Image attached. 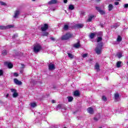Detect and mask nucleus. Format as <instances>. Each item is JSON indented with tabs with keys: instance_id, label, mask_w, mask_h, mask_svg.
I'll use <instances>...</instances> for the list:
<instances>
[{
	"instance_id": "f257e3e1",
	"label": "nucleus",
	"mask_w": 128,
	"mask_h": 128,
	"mask_svg": "<svg viewBox=\"0 0 128 128\" xmlns=\"http://www.w3.org/2000/svg\"><path fill=\"white\" fill-rule=\"evenodd\" d=\"M102 46H104V44H102V42H100L98 44L95 50L96 52V54H102Z\"/></svg>"
},
{
	"instance_id": "f03ea898",
	"label": "nucleus",
	"mask_w": 128,
	"mask_h": 128,
	"mask_svg": "<svg viewBox=\"0 0 128 128\" xmlns=\"http://www.w3.org/2000/svg\"><path fill=\"white\" fill-rule=\"evenodd\" d=\"M42 48L40 44H36L34 47V52L35 54H38V52H40V50H42Z\"/></svg>"
},
{
	"instance_id": "7ed1b4c3",
	"label": "nucleus",
	"mask_w": 128,
	"mask_h": 128,
	"mask_svg": "<svg viewBox=\"0 0 128 128\" xmlns=\"http://www.w3.org/2000/svg\"><path fill=\"white\" fill-rule=\"evenodd\" d=\"M73 36L74 35L70 33H66L65 35L62 36L61 40H69V38H72Z\"/></svg>"
},
{
	"instance_id": "20e7f679",
	"label": "nucleus",
	"mask_w": 128,
	"mask_h": 128,
	"mask_svg": "<svg viewBox=\"0 0 128 128\" xmlns=\"http://www.w3.org/2000/svg\"><path fill=\"white\" fill-rule=\"evenodd\" d=\"M96 9L100 14L102 15L106 14V12L104 10H102V8L100 7L96 6Z\"/></svg>"
},
{
	"instance_id": "39448f33",
	"label": "nucleus",
	"mask_w": 128,
	"mask_h": 128,
	"mask_svg": "<svg viewBox=\"0 0 128 128\" xmlns=\"http://www.w3.org/2000/svg\"><path fill=\"white\" fill-rule=\"evenodd\" d=\"M10 91L12 92H14L12 94L13 98H17L18 96V94L16 92V89L12 88L10 90Z\"/></svg>"
},
{
	"instance_id": "423d86ee",
	"label": "nucleus",
	"mask_w": 128,
	"mask_h": 128,
	"mask_svg": "<svg viewBox=\"0 0 128 128\" xmlns=\"http://www.w3.org/2000/svg\"><path fill=\"white\" fill-rule=\"evenodd\" d=\"M48 28V25L46 24H44V26L41 28L42 32H46Z\"/></svg>"
},
{
	"instance_id": "0eeeda50",
	"label": "nucleus",
	"mask_w": 128,
	"mask_h": 128,
	"mask_svg": "<svg viewBox=\"0 0 128 128\" xmlns=\"http://www.w3.org/2000/svg\"><path fill=\"white\" fill-rule=\"evenodd\" d=\"M48 68L50 70H54L56 67H54V64H52V63H50L48 65Z\"/></svg>"
},
{
	"instance_id": "6e6552de",
	"label": "nucleus",
	"mask_w": 128,
	"mask_h": 128,
	"mask_svg": "<svg viewBox=\"0 0 128 128\" xmlns=\"http://www.w3.org/2000/svg\"><path fill=\"white\" fill-rule=\"evenodd\" d=\"M14 84H18V86H20L22 84V82L18 80L17 78H14Z\"/></svg>"
},
{
	"instance_id": "1a4fd4ad",
	"label": "nucleus",
	"mask_w": 128,
	"mask_h": 128,
	"mask_svg": "<svg viewBox=\"0 0 128 128\" xmlns=\"http://www.w3.org/2000/svg\"><path fill=\"white\" fill-rule=\"evenodd\" d=\"M20 12L19 10H16L14 18H18V16L20 15Z\"/></svg>"
},
{
	"instance_id": "9d476101",
	"label": "nucleus",
	"mask_w": 128,
	"mask_h": 128,
	"mask_svg": "<svg viewBox=\"0 0 128 128\" xmlns=\"http://www.w3.org/2000/svg\"><path fill=\"white\" fill-rule=\"evenodd\" d=\"M70 28V23H68L67 24H64V26L63 27V30H68Z\"/></svg>"
},
{
	"instance_id": "9b49d317",
	"label": "nucleus",
	"mask_w": 128,
	"mask_h": 128,
	"mask_svg": "<svg viewBox=\"0 0 128 128\" xmlns=\"http://www.w3.org/2000/svg\"><path fill=\"white\" fill-rule=\"evenodd\" d=\"M87 111L90 114H94V109L90 107L87 108Z\"/></svg>"
},
{
	"instance_id": "f8f14e48",
	"label": "nucleus",
	"mask_w": 128,
	"mask_h": 128,
	"mask_svg": "<svg viewBox=\"0 0 128 128\" xmlns=\"http://www.w3.org/2000/svg\"><path fill=\"white\" fill-rule=\"evenodd\" d=\"M75 28H84V24H76L75 25Z\"/></svg>"
},
{
	"instance_id": "ddd939ff",
	"label": "nucleus",
	"mask_w": 128,
	"mask_h": 128,
	"mask_svg": "<svg viewBox=\"0 0 128 128\" xmlns=\"http://www.w3.org/2000/svg\"><path fill=\"white\" fill-rule=\"evenodd\" d=\"M74 48H78L80 46V41H78L77 43L74 44L73 45Z\"/></svg>"
},
{
	"instance_id": "4468645a",
	"label": "nucleus",
	"mask_w": 128,
	"mask_h": 128,
	"mask_svg": "<svg viewBox=\"0 0 128 128\" xmlns=\"http://www.w3.org/2000/svg\"><path fill=\"white\" fill-rule=\"evenodd\" d=\"M56 2H58L57 0H51L48 2V4H56Z\"/></svg>"
},
{
	"instance_id": "2eb2a0df",
	"label": "nucleus",
	"mask_w": 128,
	"mask_h": 128,
	"mask_svg": "<svg viewBox=\"0 0 128 128\" xmlns=\"http://www.w3.org/2000/svg\"><path fill=\"white\" fill-rule=\"evenodd\" d=\"M96 36V32H93L91 33L89 36L90 38H91V40H92V38H94V36Z\"/></svg>"
},
{
	"instance_id": "dca6fc26",
	"label": "nucleus",
	"mask_w": 128,
	"mask_h": 128,
	"mask_svg": "<svg viewBox=\"0 0 128 128\" xmlns=\"http://www.w3.org/2000/svg\"><path fill=\"white\" fill-rule=\"evenodd\" d=\"M94 17V15L89 16H88V19L87 20V22H92V18Z\"/></svg>"
},
{
	"instance_id": "f3484780",
	"label": "nucleus",
	"mask_w": 128,
	"mask_h": 128,
	"mask_svg": "<svg viewBox=\"0 0 128 128\" xmlns=\"http://www.w3.org/2000/svg\"><path fill=\"white\" fill-rule=\"evenodd\" d=\"M120 26V23L118 22V23L114 24L112 26V28H118V26Z\"/></svg>"
},
{
	"instance_id": "a211bd4d",
	"label": "nucleus",
	"mask_w": 128,
	"mask_h": 128,
	"mask_svg": "<svg viewBox=\"0 0 128 128\" xmlns=\"http://www.w3.org/2000/svg\"><path fill=\"white\" fill-rule=\"evenodd\" d=\"M95 69L97 72H100V65L98 64V63H96L95 65Z\"/></svg>"
},
{
	"instance_id": "6ab92c4d",
	"label": "nucleus",
	"mask_w": 128,
	"mask_h": 128,
	"mask_svg": "<svg viewBox=\"0 0 128 128\" xmlns=\"http://www.w3.org/2000/svg\"><path fill=\"white\" fill-rule=\"evenodd\" d=\"M74 96H80V92L78 90L74 92Z\"/></svg>"
},
{
	"instance_id": "aec40b11",
	"label": "nucleus",
	"mask_w": 128,
	"mask_h": 128,
	"mask_svg": "<svg viewBox=\"0 0 128 128\" xmlns=\"http://www.w3.org/2000/svg\"><path fill=\"white\" fill-rule=\"evenodd\" d=\"M68 8L70 10H74V6L72 4L69 5Z\"/></svg>"
},
{
	"instance_id": "412c9836",
	"label": "nucleus",
	"mask_w": 128,
	"mask_h": 128,
	"mask_svg": "<svg viewBox=\"0 0 128 128\" xmlns=\"http://www.w3.org/2000/svg\"><path fill=\"white\" fill-rule=\"evenodd\" d=\"M108 8L109 12H110V10H112V8H114V6H112V4H110L108 5Z\"/></svg>"
},
{
	"instance_id": "4be33fe9",
	"label": "nucleus",
	"mask_w": 128,
	"mask_h": 128,
	"mask_svg": "<svg viewBox=\"0 0 128 128\" xmlns=\"http://www.w3.org/2000/svg\"><path fill=\"white\" fill-rule=\"evenodd\" d=\"M122 62L121 61H118L117 62L116 66V68H120V66L122 64Z\"/></svg>"
},
{
	"instance_id": "5701e85b",
	"label": "nucleus",
	"mask_w": 128,
	"mask_h": 128,
	"mask_svg": "<svg viewBox=\"0 0 128 128\" xmlns=\"http://www.w3.org/2000/svg\"><path fill=\"white\" fill-rule=\"evenodd\" d=\"M68 102H72L74 100V98L72 96H68Z\"/></svg>"
},
{
	"instance_id": "b1692460",
	"label": "nucleus",
	"mask_w": 128,
	"mask_h": 128,
	"mask_svg": "<svg viewBox=\"0 0 128 128\" xmlns=\"http://www.w3.org/2000/svg\"><path fill=\"white\" fill-rule=\"evenodd\" d=\"M42 36H48V32L44 31V32L42 33Z\"/></svg>"
},
{
	"instance_id": "393cba45",
	"label": "nucleus",
	"mask_w": 128,
	"mask_h": 128,
	"mask_svg": "<svg viewBox=\"0 0 128 128\" xmlns=\"http://www.w3.org/2000/svg\"><path fill=\"white\" fill-rule=\"evenodd\" d=\"M14 66V65L12 63H8V68H12V67Z\"/></svg>"
},
{
	"instance_id": "a878e982",
	"label": "nucleus",
	"mask_w": 128,
	"mask_h": 128,
	"mask_svg": "<svg viewBox=\"0 0 128 128\" xmlns=\"http://www.w3.org/2000/svg\"><path fill=\"white\" fill-rule=\"evenodd\" d=\"M31 108H36V102L30 103Z\"/></svg>"
},
{
	"instance_id": "bb28decb",
	"label": "nucleus",
	"mask_w": 128,
	"mask_h": 128,
	"mask_svg": "<svg viewBox=\"0 0 128 128\" xmlns=\"http://www.w3.org/2000/svg\"><path fill=\"white\" fill-rule=\"evenodd\" d=\"M96 35L98 36H102V32H98V33H96Z\"/></svg>"
},
{
	"instance_id": "cd10ccee",
	"label": "nucleus",
	"mask_w": 128,
	"mask_h": 128,
	"mask_svg": "<svg viewBox=\"0 0 128 128\" xmlns=\"http://www.w3.org/2000/svg\"><path fill=\"white\" fill-rule=\"evenodd\" d=\"M2 54L3 56H6V54H8V52H6V50H3L2 51Z\"/></svg>"
},
{
	"instance_id": "c85d7f7f",
	"label": "nucleus",
	"mask_w": 128,
	"mask_h": 128,
	"mask_svg": "<svg viewBox=\"0 0 128 128\" xmlns=\"http://www.w3.org/2000/svg\"><path fill=\"white\" fill-rule=\"evenodd\" d=\"M114 98H115L116 100H118V98H120V94H118V93L116 94H114Z\"/></svg>"
},
{
	"instance_id": "c756f323",
	"label": "nucleus",
	"mask_w": 128,
	"mask_h": 128,
	"mask_svg": "<svg viewBox=\"0 0 128 128\" xmlns=\"http://www.w3.org/2000/svg\"><path fill=\"white\" fill-rule=\"evenodd\" d=\"M58 110H61V108H62V104H60L56 106Z\"/></svg>"
},
{
	"instance_id": "7c9ffc66",
	"label": "nucleus",
	"mask_w": 128,
	"mask_h": 128,
	"mask_svg": "<svg viewBox=\"0 0 128 128\" xmlns=\"http://www.w3.org/2000/svg\"><path fill=\"white\" fill-rule=\"evenodd\" d=\"M122 38L120 36H118V38H117V42H122Z\"/></svg>"
},
{
	"instance_id": "2f4dec72",
	"label": "nucleus",
	"mask_w": 128,
	"mask_h": 128,
	"mask_svg": "<svg viewBox=\"0 0 128 128\" xmlns=\"http://www.w3.org/2000/svg\"><path fill=\"white\" fill-rule=\"evenodd\" d=\"M68 58H74V55H72V54L70 53H68Z\"/></svg>"
},
{
	"instance_id": "473e14b6",
	"label": "nucleus",
	"mask_w": 128,
	"mask_h": 128,
	"mask_svg": "<svg viewBox=\"0 0 128 128\" xmlns=\"http://www.w3.org/2000/svg\"><path fill=\"white\" fill-rule=\"evenodd\" d=\"M102 40V37H98L97 38V42H100Z\"/></svg>"
},
{
	"instance_id": "72a5a7b5",
	"label": "nucleus",
	"mask_w": 128,
	"mask_h": 128,
	"mask_svg": "<svg viewBox=\"0 0 128 128\" xmlns=\"http://www.w3.org/2000/svg\"><path fill=\"white\" fill-rule=\"evenodd\" d=\"M122 53H118L116 54L118 58H122Z\"/></svg>"
},
{
	"instance_id": "f704fd0d",
	"label": "nucleus",
	"mask_w": 128,
	"mask_h": 128,
	"mask_svg": "<svg viewBox=\"0 0 128 128\" xmlns=\"http://www.w3.org/2000/svg\"><path fill=\"white\" fill-rule=\"evenodd\" d=\"M0 30H6V27L4 26H0Z\"/></svg>"
},
{
	"instance_id": "c9c22d12",
	"label": "nucleus",
	"mask_w": 128,
	"mask_h": 128,
	"mask_svg": "<svg viewBox=\"0 0 128 128\" xmlns=\"http://www.w3.org/2000/svg\"><path fill=\"white\" fill-rule=\"evenodd\" d=\"M102 100H104V102H106V100H108V99L106 98V96H102Z\"/></svg>"
},
{
	"instance_id": "e433bc0d",
	"label": "nucleus",
	"mask_w": 128,
	"mask_h": 128,
	"mask_svg": "<svg viewBox=\"0 0 128 128\" xmlns=\"http://www.w3.org/2000/svg\"><path fill=\"white\" fill-rule=\"evenodd\" d=\"M0 4H1V6H6V2L0 1Z\"/></svg>"
},
{
	"instance_id": "4c0bfd02",
	"label": "nucleus",
	"mask_w": 128,
	"mask_h": 128,
	"mask_svg": "<svg viewBox=\"0 0 128 128\" xmlns=\"http://www.w3.org/2000/svg\"><path fill=\"white\" fill-rule=\"evenodd\" d=\"M14 28V26L12 25H8L6 26V28Z\"/></svg>"
},
{
	"instance_id": "58836bf2",
	"label": "nucleus",
	"mask_w": 128,
	"mask_h": 128,
	"mask_svg": "<svg viewBox=\"0 0 128 128\" xmlns=\"http://www.w3.org/2000/svg\"><path fill=\"white\" fill-rule=\"evenodd\" d=\"M4 76V70H0V76Z\"/></svg>"
},
{
	"instance_id": "ea45409f",
	"label": "nucleus",
	"mask_w": 128,
	"mask_h": 128,
	"mask_svg": "<svg viewBox=\"0 0 128 128\" xmlns=\"http://www.w3.org/2000/svg\"><path fill=\"white\" fill-rule=\"evenodd\" d=\"M88 53H86L82 54V58H86V56H88Z\"/></svg>"
},
{
	"instance_id": "a19ab883",
	"label": "nucleus",
	"mask_w": 128,
	"mask_h": 128,
	"mask_svg": "<svg viewBox=\"0 0 128 128\" xmlns=\"http://www.w3.org/2000/svg\"><path fill=\"white\" fill-rule=\"evenodd\" d=\"M100 118L99 116L98 118L96 117H94V120H95V122H98V120H100Z\"/></svg>"
},
{
	"instance_id": "79ce46f5",
	"label": "nucleus",
	"mask_w": 128,
	"mask_h": 128,
	"mask_svg": "<svg viewBox=\"0 0 128 128\" xmlns=\"http://www.w3.org/2000/svg\"><path fill=\"white\" fill-rule=\"evenodd\" d=\"M85 12L84 11H81L80 14V16H84V14Z\"/></svg>"
},
{
	"instance_id": "37998d69",
	"label": "nucleus",
	"mask_w": 128,
	"mask_h": 128,
	"mask_svg": "<svg viewBox=\"0 0 128 128\" xmlns=\"http://www.w3.org/2000/svg\"><path fill=\"white\" fill-rule=\"evenodd\" d=\"M12 38H18V34H14Z\"/></svg>"
},
{
	"instance_id": "c03bdc74",
	"label": "nucleus",
	"mask_w": 128,
	"mask_h": 128,
	"mask_svg": "<svg viewBox=\"0 0 128 128\" xmlns=\"http://www.w3.org/2000/svg\"><path fill=\"white\" fill-rule=\"evenodd\" d=\"M14 76H18V72H14Z\"/></svg>"
},
{
	"instance_id": "a18cd8bd",
	"label": "nucleus",
	"mask_w": 128,
	"mask_h": 128,
	"mask_svg": "<svg viewBox=\"0 0 128 128\" xmlns=\"http://www.w3.org/2000/svg\"><path fill=\"white\" fill-rule=\"evenodd\" d=\"M52 128H58V127L56 125H54L52 126Z\"/></svg>"
},
{
	"instance_id": "49530a36",
	"label": "nucleus",
	"mask_w": 128,
	"mask_h": 128,
	"mask_svg": "<svg viewBox=\"0 0 128 128\" xmlns=\"http://www.w3.org/2000/svg\"><path fill=\"white\" fill-rule=\"evenodd\" d=\"M114 4L115 6H118V4H120V2H114Z\"/></svg>"
},
{
	"instance_id": "de8ad7c7",
	"label": "nucleus",
	"mask_w": 128,
	"mask_h": 128,
	"mask_svg": "<svg viewBox=\"0 0 128 128\" xmlns=\"http://www.w3.org/2000/svg\"><path fill=\"white\" fill-rule=\"evenodd\" d=\"M128 7V4H124V8H127Z\"/></svg>"
},
{
	"instance_id": "09e8293b",
	"label": "nucleus",
	"mask_w": 128,
	"mask_h": 128,
	"mask_svg": "<svg viewBox=\"0 0 128 128\" xmlns=\"http://www.w3.org/2000/svg\"><path fill=\"white\" fill-rule=\"evenodd\" d=\"M50 40H52L53 42H54V40H56V39H54V38L52 37L50 38Z\"/></svg>"
},
{
	"instance_id": "8fccbe9b",
	"label": "nucleus",
	"mask_w": 128,
	"mask_h": 128,
	"mask_svg": "<svg viewBox=\"0 0 128 128\" xmlns=\"http://www.w3.org/2000/svg\"><path fill=\"white\" fill-rule=\"evenodd\" d=\"M100 26L101 28H104V24H102V23H100Z\"/></svg>"
},
{
	"instance_id": "3c124183",
	"label": "nucleus",
	"mask_w": 128,
	"mask_h": 128,
	"mask_svg": "<svg viewBox=\"0 0 128 128\" xmlns=\"http://www.w3.org/2000/svg\"><path fill=\"white\" fill-rule=\"evenodd\" d=\"M64 4H66L68 2V0H64Z\"/></svg>"
},
{
	"instance_id": "603ef678",
	"label": "nucleus",
	"mask_w": 128,
	"mask_h": 128,
	"mask_svg": "<svg viewBox=\"0 0 128 128\" xmlns=\"http://www.w3.org/2000/svg\"><path fill=\"white\" fill-rule=\"evenodd\" d=\"M54 102H56V100H52V103L54 104Z\"/></svg>"
},
{
	"instance_id": "864d4df0",
	"label": "nucleus",
	"mask_w": 128,
	"mask_h": 128,
	"mask_svg": "<svg viewBox=\"0 0 128 128\" xmlns=\"http://www.w3.org/2000/svg\"><path fill=\"white\" fill-rule=\"evenodd\" d=\"M21 66H22V68H24V64H21Z\"/></svg>"
},
{
	"instance_id": "5fc2aeb1",
	"label": "nucleus",
	"mask_w": 128,
	"mask_h": 128,
	"mask_svg": "<svg viewBox=\"0 0 128 128\" xmlns=\"http://www.w3.org/2000/svg\"><path fill=\"white\" fill-rule=\"evenodd\" d=\"M20 74H22L24 72V70H22L20 71Z\"/></svg>"
},
{
	"instance_id": "6e6d98bb",
	"label": "nucleus",
	"mask_w": 128,
	"mask_h": 128,
	"mask_svg": "<svg viewBox=\"0 0 128 128\" xmlns=\"http://www.w3.org/2000/svg\"><path fill=\"white\" fill-rule=\"evenodd\" d=\"M89 62H92V58L90 59Z\"/></svg>"
},
{
	"instance_id": "4d7b16f0",
	"label": "nucleus",
	"mask_w": 128,
	"mask_h": 128,
	"mask_svg": "<svg viewBox=\"0 0 128 128\" xmlns=\"http://www.w3.org/2000/svg\"><path fill=\"white\" fill-rule=\"evenodd\" d=\"M8 96H9V94H7L6 95V98H8Z\"/></svg>"
},
{
	"instance_id": "13d9d810",
	"label": "nucleus",
	"mask_w": 128,
	"mask_h": 128,
	"mask_svg": "<svg viewBox=\"0 0 128 128\" xmlns=\"http://www.w3.org/2000/svg\"><path fill=\"white\" fill-rule=\"evenodd\" d=\"M32 2H36V0H32Z\"/></svg>"
},
{
	"instance_id": "bf43d9fd",
	"label": "nucleus",
	"mask_w": 128,
	"mask_h": 128,
	"mask_svg": "<svg viewBox=\"0 0 128 128\" xmlns=\"http://www.w3.org/2000/svg\"><path fill=\"white\" fill-rule=\"evenodd\" d=\"M118 0V2H120V0Z\"/></svg>"
},
{
	"instance_id": "052dcab7",
	"label": "nucleus",
	"mask_w": 128,
	"mask_h": 128,
	"mask_svg": "<svg viewBox=\"0 0 128 128\" xmlns=\"http://www.w3.org/2000/svg\"><path fill=\"white\" fill-rule=\"evenodd\" d=\"M98 0V1H99V0Z\"/></svg>"
}]
</instances>
